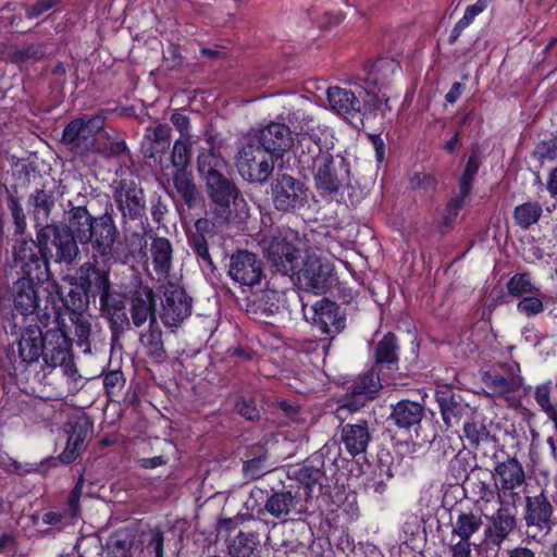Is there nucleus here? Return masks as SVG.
Returning a JSON list of instances; mask_svg holds the SVG:
<instances>
[{
  "label": "nucleus",
  "instance_id": "2",
  "mask_svg": "<svg viewBox=\"0 0 557 557\" xmlns=\"http://www.w3.org/2000/svg\"><path fill=\"white\" fill-rule=\"evenodd\" d=\"M332 146L327 139L318 145L306 143L296 152L299 165L312 173L315 188L323 197L337 195L349 185V163L342 156L333 157Z\"/></svg>",
  "mask_w": 557,
  "mask_h": 557
},
{
  "label": "nucleus",
  "instance_id": "7",
  "mask_svg": "<svg viewBox=\"0 0 557 557\" xmlns=\"http://www.w3.org/2000/svg\"><path fill=\"white\" fill-rule=\"evenodd\" d=\"M270 199L274 209L283 213H296L308 205V187L299 178L282 173L270 184Z\"/></svg>",
  "mask_w": 557,
  "mask_h": 557
},
{
  "label": "nucleus",
  "instance_id": "8",
  "mask_svg": "<svg viewBox=\"0 0 557 557\" xmlns=\"http://www.w3.org/2000/svg\"><path fill=\"white\" fill-rule=\"evenodd\" d=\"M276 159V157L250 139L237 153L236 166L245 181L263 184L272 175Z\"/></svg>",
  "mask_w": 557,
  "mask_h": 557
},
{
  "label": "nucleus",
  "instance_id": "53",
  "mask_svg": "<svg viewBox=\"0 0 557 557\" xmlns=\"http://www.w3.org/2000/svg\"><path fill=\"white\" fill-rule=\"evenodd\" d=\"M46 54L47 48L44 44H30L14 50L12 59L16 63L36 62L42 60Z\"/></svg>",
  "mask_w": 557,
  "mask_h": 557
},
{
  "label": "nucleus",
  "instance_id": "31",
  "mask_svg": "<svg viewBox=\"0 0 557 557\" xmlns=\"http://www.w3.org/2000/svg\"><path fill=\"white\" fill-rule=\"evenodd\" d=\"M212 219H198L194 224V230L187 233L188 244L196 256L208 265H212V259L208 247V235L212 234Z\"/></svg>",
  "mask_w": 557,
  "mask_h": 557
},
{
  "label": "nucleus",
  "instance_id": "3",
  "mask_svg": "<svg viewBox=\"0 0 557 557\" xmlns=\"http://www.w3.org/2000/svg\"><path fill=\"white\" fill-rule=\"evenodd\" d=\"M314 110L312 101L301 95L293 94L282 100V110L277 116L295 137V153L300 152L302 144L318 145L327 139L314 120Z\"/></svg>",
  "mask_w": 557,
  "mask_h": 557
},
{
  "label": "nucleus",
  "instance_id": "32",
  "mask_svg": "<svg viewBox=\"0 0 557 557\" xmlns=\"http://www.w3.org/2000/svg\"><path fill=\"white\" fill-rule=\"evenodd\" d=\"M97 218L92 216L86 207H74L69 211V225L73 237L82 245L91 239L92 228Z\"/></svg>",
  "mask_w": 557,
  "mask_h": 557
},
{
  "label": "nucleus",
  "instance_id": "13",
  "mask_svg": "<svg viewBox=\"0 0 557 557\" xmlns=\"http://www.w3.org/2000/svg\"><path fill=\"white\" fill-rule=\"evenodd\" d=\"M47 255L38 239L34 240L29 234L26 237L15 238L13 245V260L25 276L35 277L38 282L48 273Z\"/></svg>",
  "mask_w": 557,
  "mask_h": 557
},
{
  "label": "nucleus",
  "instance_id": "4",
  "mask_svg": "<svg viewBox=\"0 0 557 557\" xmlns=\"http://www.w3.org/2000/svg\"><path fill=\"white\" fill-rule=\"evenodd\" d=\"M36 236L48 262L53 260L57 263L72 264L81 253L78 242L64 224L46 225L39 228Z\"/></svg>",
  "mask_w": 557,
  "mask_h": 557
},
{
  "label": "nucleus",
  "instance_id": "61",
  "mask_svg": "<svg viewBox=\"0 0 557 557\" xmlns=\"http://www.w3.org/2000/svg\"><path fill=\"white\" fill-rule=\"evenodd\" d=\"M341 446L339 443L335 440H331L326 442L323 447L315 451L313 455H318L321 457V460H323V466L325 467L326 462H330L332 465H336L337 459L341 456Z\"/></svg>",
  "mask_w": 557,
  "mask_h": 557
},
{
  "label": "nucleus",
  "instance_id": "41",
  "mask_svg": "<svg viewBox=\"0 0 557 557\" xmlns=\"http://www.w3.org/2000/svg\"><path fill=\"white\" fill-rule=\"evenodd\" d=\"M87 435V421H77L71 429V432L67 437L66 447L59 456L60 460L64 463H71L73 460H75L82 449V446Z\"/></svg>",
  "mask_w": 557,
  "mask_h": 557
},
{
  "label": "nucleus",
  "instance_id": "37",
  "mask_svg": "<svg viewBox=\"0 0 557 557\" xmlns=\"http://www.w3.org/2000/svg\"><path fill=\"white\" fill-rule=\"evenodd\" d=\"M261 543L259 535L255 532H238L228 544L231 557H260Z\"/></svg>",
  "mask_w": 557,
  "mask_h": 557
},
{
  "label": "nucleus",
  "instance_id": "18",
  "mask_svg": "<svg viewBox=\"0 0 557 557\" xmlns=\"http://www.w3.org/2000/svg\"><path fill=\"white\" fill-rule=\"evenodd\" d=\"M311 312L312 324L331 338L345 329V313L334 301L326 298L320 299L311 307Z\"/></svg>",
  "mask_w": 557,
  "mask_h": 557
},
{
  "label": "nucleus",
  "instance_id": "46",
  "mask_svg": "<svg viewBox=\"0 0 557 557\" xmlns=\"http://www.w3.org/2000/svg\"><path fill=\"white\" fill-rule=\"evenodd\" d=\"M484 383L494 397H505L520 388L521 379L517 376L505 377L500 374H488L484 377Z\"/></svg>",
  "mask_w": 557,
  "mask_h": 557
},
{
  "label": "nucleus",
  "instance_id": "24",
  "mask_svg": "<svg viewBox=\"0 0 557 557\" xmlns=\"http://www.w3.org/2000/svg\"><path fill=\"white\" fill-rule=\"evenodd\" d=\"M356 87L355 91L338 86L329 87L326 97L331 110L344 117H354L359 113L362 102L364 103V92L359 84Z\"/></svg>",
  "mask_w": 557,
  "mask_h": 557
},
{
  "label": "nucleus",
  "instance_id": "5",
  "mask_svg": "<svg viewBox=\"0 0 557 557\" xmlns=\"http://www.w3.org/2000/svg\"><path fill=\"white\" fill-rule=\"evenodd\" d=\"M304 256L302 242L294 231L273 237L267 247V257L275 272L290 277L299 271Z\"/></svg>",
  "mask_w": 557,
  "mask_h": 557
},
{
  "label": "nucleus",
  "instance_id": "15",
  "mask_svg": "<svg viewBox=\"0 0 557 557\" xmlns=\"http://www.w3.org/2000/svg\"><path fill=\"white\" fill-rule=\"evenodd\" d=\"M193 311V299L184 288L168 284L161 299L160 319L166 327H178Z\"/></svg>",
  "mask_w": 557,
  "mask_h": 557
},
{
  "label": "nucleus",
  "instance_id": "62",
  "mask_svg": "<svg viewBox=\"0 0 557 557\" xmlns=\"http://www.w3.org/2000/svg\"><path fill=\"white\" fill-rule=\"evenodd\" d=\"M517 309L519 312L525 314L527 317H534L543 312L544 306L540 298L537 297H523L517 305Z\"/></svg>",
  "mask_w": 557,
  "mask_h": 557
},
{
  "label": "nucleus",
  "instance_id": "22",
  "mask_svg": "<svg viewBox=\"0 0 557 557\" xmlns=\"http://www.w3.org/2000/svg\"><path fill=\"white\" fill-rule=\"evenodd\" d=\"M381 387V379L374 370L360 376L359 380L350 386L349 394L345 397L343 405L338 408V413L341 414L344 410H359L369 400L374 398Z\"/></svg>",
  "mask_w": 557,
  "mask_h": 557
},
{
  "label": "nucleus",
  "instance_id": "52",
  "mask_svg": "<svg viewBox=\"0 0 557 557\" xmlns=\"http://www.w3.org/2000/svg\"><path fill=\"white\" fill-rule=\"evenodd\" d=\"M283 296L278 290L265 289L257 299L258 309L267 315H273L280 311Z\"/></svg>",
  "mask_w": 557,
  "mask_h": 557
},
{
  "label": "nucleus",
  "instance_id": "56",
  "mask_svg": "<svg viewBox=\"0 0 557 557\" xmlns=\"http://www.w3.org/2000/svg\"><path fill=\"white\" fill-rule=\"evenodd\" d=\"M70 321L74 325L75 335L81 346L87 345L91 333V323L89 315L84 312L81 314H74L69 317Z\"/></svg>",
  "mask_w": 557,
  "mask_h": 557
},
{
  "label": "nucleus",
  "instance_id": "21",
  "mask_svg": "<svg viewBox=\"0 0 557 557\" xmlns=\"http://www.w3.org/2000/svg\"><path fill=\"white\" fill-rule=\"evenodd\" d=\"M129 322L136 329L141 327L146 322H157L154 293L148 286H139L129 292L127 296Z\"/></svg>",
  "mask_w": 557,
  "mask_h": 557
},
{
  "label": "nucleus",
  "instance_id": "23",
  "mask_svg": "<svg viewBox=\"0 0 557 557\" xmlns=\"http://www.w3.org/2000/svg\"><path fill=\"white\" fill-rule=\"evenodd\" d=\"M435 399L438 404L442 419L447 426H455L462 419H469L473 416V409L463 400V398L451 391L449 387L443 386L435 393Z\"/></svg>",
  "mask_w": 557,
  "mask_h": 557
},
{
  "label": "nucleus",
  "instance_id": "43",
  "mask_svg": "<svg viewBox=\"0 0 557 557\" xmlns=\"http://www.w3.org/2000/svg\"><path fill=\"white\" fill-rule=\"evenodd\" d=\"M140 344L147 349V354L161 362L165 359V349L162 341V331L158 325V322L149 324L146 332H141L139 335Z\"/></svg>",
  "mask_w": 557,
  "mask_h": 557
},
{
  "label": "nucleus",
  "instance_id": "19",
  "mask_svg": "<svg viewBox=\"0 0 557 557\" xmlns=\"http://www.w3.org/2000/svg\"><path fill=\"white\" fill-rule=\"evenodd\" d=\"M331 274L329 264L322 263L315 255L306 253L295 276L306 289L324 293L330 286Z\"/></svg>",
  "mask_w": 557,
  "mask_h": 557
},
{
  "label": "nucleus",
  "instance_id": "38",
  "mask_svg": "<svg viewBox=\"0 0 557 557\" xmlns=\"http://www.w3.org/2000/svg\"><path fill=\"white\" fill-rule=\"evenodd\" d=\"M299 499L292 491L274 492L265 502L264 509L272 517L282 519L297 511Z\"/></svg>",
  "mask_w": 557,
  "mask_h": 557
},
{
  "label": "nucleus",
  "instance_id": "55",
  "mask_svg": "<svg viewBox=\"0 0 557 557\" xmlns=\"http://www.w3.org/2000/svg\"><path fill=\"white\" fill-rule=\"evenodd\" d=\"M507 290L511 296L521 297L527 294H533L539 289L531 283L529 274L521 273L513 275L509 280Z\"/></svg>",
  "mask_w": 557,
  "mask_h": 557
},
{
  "label": "nucleus",
  "instance_id": "30",
  "mask_svg": "<svg viewBox=\"0 0 557 557\" xmlns=\"http://www.w3.org/2000/svg\"><path fill=\"white\" fill-rule=\"evenodd\" d=\"M171 144V127L168 124H158L147 127L145 140L141 146L146 158L156 159L163 154Z\"/></svg>",
  "mask_w": 557,
  "mask_h": 557
},
{
  "label": "nucleus",
  "instance_id": "11",
  "mask_svg": "<svg viewBox=\"0 0 557 557\" xmlns=\"http://www.w3.org/2000/svg\"><path fill=\"white\" fill-rule=\"evenodd\" d=\"M42 287L35 277L23 276L16 280L12 286V299L14 309L22 315H29L37 313L39 321L44 326H47L51 312L54 313V308L49 310L46 305L42 309L40 307V294ZM44 292H46L44 289Z\"/></svg>",
  "mask_w": 557,
  "mask_h": 557
},
{
  "label": "nucleus",
  "instance_id": "44",
  "mask_svg": "<svg viewBox=\"0 0 557 557\" xmlns=\"http://www.w3.org/2000/svg\"><path fill=\"white\" fill-rule=\"evenodd\" d=\"M323 460L318 455H311L304 465L294 470V478L307 487L319 482L323 475Z\"/></svg>",
  "mask_w": 557,
  "mask_h": 557
},
{
  "label": "nucleus",
  "instance_id": "9",
  "mask_svg": "<svg viewBox=\"0 0 557 557\" xmlns=\"http://www.w3.org/2000/svg\"><path fill=\"white\" fill-rule=\"evenodd\" d=\"M112 198L123 223L141 221L146 215L144 189L133 178H116L110 185Z\"/></svg>",
  "mask_w": 557,
  "mask_h": 557
},
{
  "label": "nucleus",
  "instance_id": "36",
  "mask_svg": "<svg viewBox=\"0 0 557 557\" xmlns=\"http://www.w3.org/2000/svg\"><path fill=\"white\" fill-rule=\"evenodd\" d=\"M29 203L33 206V219L36 233L39 228L50 225L49 218L54 208V197L45 189H36L29 196Z\"/></svg>",
  "mask_w": 557,
  "mask_h": 557
},
{
  "label": "nucleus",
  "instance_id": "17",
  "mask_svg": "<svg viewBox=\"0 0 557 557\" xmlns=\"http://www.w3.org/2000/svg\"><path fill=\"white\" fill-rule=\"evenodd\" d=\"M228 276L242 286L252 287L263 277V263L257 255L238 250L230 257Z\"/></svg>",
  "mask_w": 557,
  "mask_h": 557
},
{
  "label": "nucleus",
  "instance_id": "10",
  "mask_svg": "<svg viewBox=\"0 0 557 557\" xmlns=\"http://www.w3.org/2000/svg\"><path fill=\"white\" fill-rule=\"evenodd\" d=\"M398 70L399 65L393 59L382 58L372 64L362 79L363 83L360 85L364 92L363 101L366 104L374 110H380L383 102L387 103L388 98L382 90L388 85L391 78Z\"/></svg>",
  "mask_w": 557,
  "mask_h": 557
},
{
  "label": "nucleus",
  "instance_id": "27",
  "mask_svg": "<svg viewBox=\"0 0 557 557\" xmlns=\"http://www.w3.org/2000/svg\"><path fill=\"white\" fill-rule=\"evenodd\" d=\"M100 311L110 322L113 333H120L131 327V322L126 313L125 302L122 297L110 289L104 290L99 296Z\"/></svg>",
  "mask_w": 557,
  "mask_h": 557
},
{
  "label": "nucleus",
  "instance_id": "50",
  "mask_svg": "<svg viewBox=\"0 0 557 557\" xmlns=\"http://www.w3.org/2000/svg\"><path fill=\"white\" fill-rule=\"evenodd\" d=\"M273 469L274 465L268 462L267 453L248 459L243 463V474L247 480L250 481L260 479L261 476L271 472Z\"/></svg>",
  "mask_w": 557,
  "mask_h": 557
},
{
  "label": "nucleus",
  "instance_id": "63",
  "mask_svg": "<svg viewBox=\"0 0 557 557\" xmlns=\"http://www.w3.org/2000/svg\"><path fill=\"white\" fill-rule=\"evenodd\" d=\"M448 550L450 557H472V543L467 540L450 537Z\"/></svg>",
  "mask_w": 557,
  "mask_h": 557
},
{
  "label": "nucleus",
  "instance_id": "58",
  "mask_svg": "<svg viewBox=\"0 0 557 557\" xmlns=\"http://www.w3.org/2000/svg\"><path fill=\"white\" fill-rule=\"evenodd\" d=\"M189 143L190 138H180L174 143L171 160L176 170H184L188 163Z\"/></svg>",
  "mask_w": 557,
  "mask_h": 557
},
{
  "label": "nucleus",
  "instance_id": "40",
  "mask_svg": "<svg viewBox=\"0 0 557 557\" xmlns=\"http://www.w3.org/2000/svg\"><path fill=\"white\" fill-rule=\"evenodd\" d=\"M58 294L69 317L84 313L89 308V293L79 285L71 286L67 290L60 288Z\"/></svg>",
  "mask_w": 557,
  "mask_h": 557
},
{
  "label": "nucleus",
  "instance_id": "60",
  "mask_svg": "<svg viewBox=\"0 0 557 557\" xmlns=\"http://www.w3.org/2000/svg\"><path fill=\"white\" fill-rule=\"evenodd\" d=\"M410 184L414 189H422L425 194H433L437 185V180L430 173H416L410 178Z\"/></svg>",
  "mask_w": 557,
  "mask_h": 557
},
{
  "label": "nucleus",
  "instance_id": "20",
  "mask_svg": "<svg viewBox=\"0 0 557 557\" xmlns=\"http://www.w3.org/2000/svg\"><path fill=\"white\" fill-rule=\"evenodd\" d=\"M251 139L276 158L295 145V137L292 135V131L282 122L268 124L259 129Z\"/></svg>",
  "mask_w": 557,
  "mask_h": 557
},
{
  "label": "nucleus",
  "instance_id": "54",
  "mask_svg": "<svg viewBox=\"0 0 557 557\" xmlns=\"http://www.w3.org/2000/svg\"><path fill=\"white\" fill-rule=\"evenodd\" d=\"M480 157L475 152H472L468 158L465 171L460 178V191L462 196H469L472 189V182L480 169Z\"/></svg>",
  "mask_w": 557,
  "mask_h": 557
},
{
  "label": "nucleus",
  "instance_id": "42",
  "mask_svg": "<svg viewBox=\"0 0 557 557\" xmlns=\"http://www.w3.org/2000/svg\"><path fill=\"white\" fill-rule=\"evenodd\" d=\"M398 349L396 337L392 333H387L377 343L375 347L376 367L393 369L398 363Z\"/></svg>",
  "mask_w": 557,
  "mask_h": 557
},
{
  "label": "nucleus",
  "instance_id": "6",
  "mask_svg": "<svg viewBox=\"0 0 557 557\" xmlns=\"http://www.w3.org/2000/svg\"><path fill=\"white\" fill-rule=\"evenodd\" d=\"M103 127L104 117L101 115L76 117L64 127L61 144L81 156L97 151V136Z\"/></svg>",
  "mask_w": 557,
  "mask_h": 557
},
{
  "label": "nucleus",
  "instance_id": "12",
  "mask_svg": "<svg viewBox=\"0 0 557 557\" xmlns=\"http://www.w3.org/2000/svg\"><path fill=\"white\" fill-rule=\"evenodd\" d=\"M496 490V498L511 500L516 504L525 485V472L521 462L510 457L505 461L497 462L491 472Z\"/></svg>",
  "mask_w": 557,
  "mask_h": 557
},
{
  "label": "nucleus",
  "instance_id": "64",
  "mask_svg": "<svg viewBox=\"0 0 557 557\" xmlns=\"http://www.w3.org/2000/svg\"><path fill=\"white\" fill-rule=\"evenodd\" d=\"M108 144H106V146L100 149L98 151H101V153L107 157V158H110V157H117L124 152H126L127 150V146L125 144V140L123 138H120V137H115V138H110L108 137Z\"/></svg>",
  "mask_w": 557,
  "mask_h": 557
},
{
  "label": "nucleus",
  "instance_id": "1",
  "mask_svg": "<svg viewBox=\"0 0 557 557\" xmlns=\"http://www.w3.org/2000/svg\"><path fill=\"white\" fill-rule=\"evenodd\" d=\"M207 147L197 157V170L205 182L209 214L219 227H239L249 216L248 203L235 182L225 175L227 163L215 151L214 138L206 134Z\"/></svg>",
  "mask_w": 557,
  "mask_h": 557
},
{
  "label": "nucleus",
  "instance_id": "57",
  "mask_svg": "<svg viewBox=\"0 0 557 557\" xmlns=\"http://www.w3.org/2000/svg\"><path fill=\"white\" fill-rule=\"evenodd\" d=\"M552 384L544 383L535 388L534 398L541 409L548 416L549 419L556 416V408L550 401Z\"/></svg>",
  "mask_w": 557,
  "mask_h": 557
},
{
  "label": "nucleus",
  "instance_id": "34",
  "mask_svg": "<svg viewBox=\"0 0 557 557\" xmlns=\"http://www.w3.org/2000/svg\"><path fill=\"white\" fill-rule=\"evenodd\" d=\"M79 286L87 293L95 296L101 295L104 290L111 288L108 274L97 268L94 262H85L78 269Z\"/></svg>",
  "mask_w": 557,
  "mask_h": 557
},
{
  "label": "nucleus",
  "instance_id": "16",
  "mask_svg": "<svg viewBox=\"0 0 557 557\" xmlns=\"http://www.w3.org/2000/svg\"><path fill=\"white\" fill-rule=\"evenodd\" d=\"M497 503L499 507L492 515H485L484 535L490 543L500 546L517 528V509L511 500L497 499Z\"/></svg>",
  "mask_w": 557,
  "mask_h": 557
},
{
  "label": "nucleus",
  "instance_id": "45",
  "mask_svg": "<svg viewBox=\"0 0 557 557\" xmlns=\"http://www.w3.org/2000/svg\"><path fill=\"white\" fill-rule=\"evenodd\" d=\"M543 213L542 205L537 201H527L517 206L513 210V221L522 230H528L536 224Z\"/></svg>",
  "mask_w": 557,
  "mask_h": 557
},
{
  "label": "nucleus",
  "instance_id": "48",
  "mask_svg": "<svg viewBox=\"0 0 557 557\" xmlns=\"http://www.w3.org/2000/svg\"><path fill=\"white\" fill-rule=\"evenodd\" d=\"M173 184L184 202L190 208L197 200V188L193 175L185 170H176Z\"/></svg>",
  "mask_w": 557,
  "mask_h": 557
},
{
  "label": "nucleus",
  "instance_id": "47",
  "mask_svg": "<svg viewBox=\"0 0 557 557\" xmlns=\"http://www.w3.org/2000/svg\"><path fill=\"white\" fill-rule=\"evenodd\" d=\"M133 543V537L127 532H115L106 544V557H132Z\"/></svg>",
  "mask_w": 557,
  "mask_h": 557
},
{
  "label": "nucleus",
  "instance_id": "26",
  "mask_svg": "<svg viewBox=\"0 0 557 557\" xmlns=\"http://www.w3.org/2000/svg\"><path fill=\"white\" fill-rule=\"evenodd\" d=\"M553 513V505L544 493L525 498L524 520L528 527H535L539 531H550L554 524Z\"/></svg>",
  "mask_w": 557,
  "mask_h": 557
},
{
  "label": "nucleus",
  "instance_id": "39",
  "mask_svg": "<svg viewBox=\"0 0 557 557\" xmlns=\"http://www.w3.org/2000/svg\"><path fill=\"white\" fill-rule=\"evenodd\" d=\"M483 521L480 515L472 511H461L451 521L450 537L470 541L480 531Z\"/></svg>",
  "mask_w": 557,
  "mask_h": 557
},
{
  "label": "nucleus",
  "instance_id": "29",
  "mask_svg": "<svg viewBox=\"0 0 557 557\" xmlns=\"http://www.w3.org/2000/svg\"><path fill=\"white\" fill-rule=\"evenodd\" d=\"M339 442L351 457L364 453L371 442L368 421L342 424Z\"/></svg>",
  "mask_w": 557,
  "mask_h": 557
},
{
  "label": "nucleus",
  "instance_id": "51",
  "mask_svg": "<svg viewBox=\"0 0 557 557\" xmlns=\"http://www.w3.org/2000/svg\"><path fill=\"white\" fill-rule=\"evenodd\" d=\"M463 434L473 447H479L481 443L487 442L491 436L485 424L482 421H475L472 416L465 421Z\"/></svg>",
  "mask_w": 557,
  "mask_h": 557
},
{
  "label": "nucleus",
  "instance_id": "28",
  "mask_svg": "<svg viewBox=\"0 0 557 557\" xmlns=\"http://www.w3.org/2000/svg\"><path fill=\"white\" fill-rule=\"evenodd\" d=\"M46 341V333H42L40 326L36 324L27 325L21 333L17 344V351L21 360L25 364H32L42 358L45 352L44 342Z\"/></svg>",
  "mask_w": 557,
  "mask_h": 557
},
{
  "label": "nucleus",
  "instance_id": "14",
  "mask_svg": "<svg viewBox=\"0 0 557 557\" xmlns=\"http://www.w3.org/2000/svg\"><path fill=\"white\" fill-rule=\"evenodd\" d=\"M54 317L57 326L46 332L42 355L45 363L51 368L66 366L72 359V342L64 319L57 311Z\"/></svg>",
  "mask_w": 557,
  "mask_h": 557
},
{
  "label": "nucleus",
  "instance_id": "25",
  "mask_svg": "<svg viewBox=\"0 0 557 557\" xmlns=\"http://www.w3.org/2000/svg\"><path fill=\"white\" fill-rule=\"evenodd\" d=\"M116 236L117 228L114 220L109 212H106L97 216L91 239L87 244L91 245L92 250L97 255L107 259L113 255Z\"/></svg>",
  "mask_w": 557,
  "mask_h": 557
},
{
  "label": "nucleus",
  "instance_id": "49",
  "mask_svg": "<svg viewBox=\"0 0 557 557\" xmlns=\"http://www.w3.org/2000/svg\"><path fill=\"white\" fill-rule=\"evenodd\" d=\"M488 4V0H478L474 4L468 5L463 16L456 23L448 37V44L454 45L461 33L473 22L475 16L482 13Z\"/></svg>",
  "mask_w": 557,
  "mask_h": 557
},
{
  "label": "nucleus",
  "instance_id": "59",
  "mask_svg": "<svg viewBox=\"0 0 557 557\" xmlns=\"http://www.w3.org/2000/svg\"><path fill=\"white\" fill-rule=\"evenodd\" d=\"M235 410L238 414L249 421H257L260 418V410L258 409L255 399L251 397H238L235 403Z\"/></svg>",
  "mask_w": 557,
  "mask_h": 557
},
{
  "label": "nucleus",
  "instance_id": "33",
  "mask_svg": "<svg viewBox=\"0 0 557 557\" xmlns=\"http://www.w3.org/2000/svg\"><path fill=\"white\" fill-rule=\"evenodd\" d=\"M424 417V407L418 401L400 400L392 406L391 421L400 429L418 425Z\"/></svg>",
  "mask_w": 557,
  "mask_h": 557
},
{
  "label": "nucleus",
  "instance_id": "35",
  "mask_svg": "<svg viewBox=\"0 0 557 557\" xmlns=\"http://www.w3.org/2000/svg\"><path fill=\"white\" fill-rule=\"evenodd\" d=\"M153 270L159 277L166 278L172 268L173 248L165 237H154L150 247Z\"/></svg>",
  "mask_w": 557,
  "mask_h": 557
}]
</instances>
